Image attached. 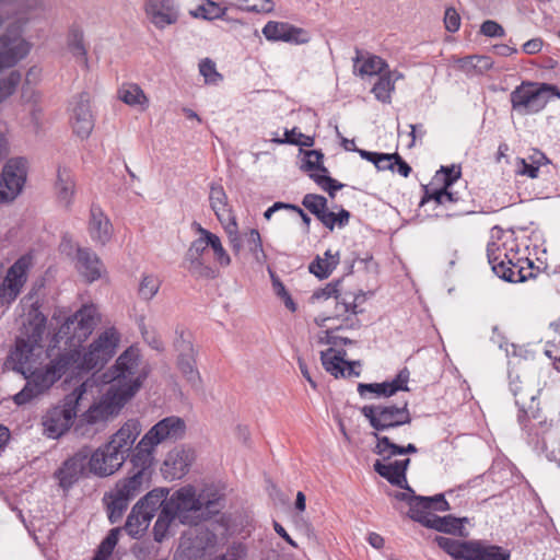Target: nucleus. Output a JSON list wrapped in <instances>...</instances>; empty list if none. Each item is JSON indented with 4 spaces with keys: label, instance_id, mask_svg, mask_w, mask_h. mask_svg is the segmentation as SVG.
Here are the masks:
<instances>
[{
    "label": "nucleus",
    "instance_id": "nucleus-1",
    "mask_svg": "<svg viewBox=\"0 0 560 560\" xmlns=\"http://www.w3.org/2000/svg\"><path fill=\"white\" fill-rule=\"evenodd\" d=\"M98 322L97 307L94 304H84L74 314L68 316L54 334L52 348H60V343L63 342L62 353H75L72 369L84 372L101 370L114 357L120 340L115 328L101 332L84 353L79 350Z\"/></svg>",
    "mask_w": 560,
    "mask_h": 560
},
{
    "label": "nucleus",
    "instance_id": "nucleus-2",
    "mask_svg": "<svg viewBox=\"0 0 560 560\" xmlns=\"http://www.w3.org/2000/svg\"><path fill=\"white\" fill-rule=\"evenodd\" d=\"M47 317L33 305L23 324L20 335L16 336L14 346L10 350L5 366L16 373L25 374L33 369L42 357L44 345L43 338L46 331Z\"/></svg>",
    "mask_w": 560,
    "mask_h": 560
},
{
    "label": "nucleus",
    "instance_id": "nucleus-3",
    "mask_svg": "<svg viewBox=\"0 0 560 560\" xmlns=\"http://www.w3.org/2000/svg\"><path fill=\"white\" fill-rule=\"evenodd\" d=\"M139 433L140 428L137 421L126 422L107 443L93 453L89 452V471L100 478L115 474L128 458Z\"/></svg>",
    "mask_w": 560,
    "mask_h": 560
},
{
    "label": "nucleus",
    "instance_id": "nucleus-4",
    "mask_svg": "<svg viewBox=\"0 0 560 560\" xmlns=\"http://www.w3.org/2000/svg\"><path fill=\"white\" fill-rule=\"evenodd\" d=\"M223 498L219 493L202 492L196 494L192 486H186L175 491L163 504L180 524L198 525L201 521L212 518L223 509Z\"/></svg>",
    "mask_w": 560,
    "mask_h": 560
},
{
    "label": "nucleus",
    "instance_id": "nucleus-5",
    "mask_svg": "<svg viewBox=\"0 0 560 560\" xmlns=\"http://www.w3.org/2000/svg\"><path fill=\"white\" fill-rule=\"evenodd\" d=\"M109 373L112 384L108 389L120 401L128 402L142 387L150 374V368L142 362L140 350L130 346L119 354Z\"/></svg>",
    "mask_w": 560,
    "mask_h": 560
},
{
    "label": "nucleus",
    "instance_id": "nucleus-6",
    "mask_svg": "<svg viewBox=\"0 0 560 560\" xmlns=\"http://www.w3.org/2000/svg\"><path fill=\"white\" fill-rule=\"evenodd\" d=\"M75 353H62L51 358L44 366H34L25 374L24 387L13 396V401L18 406L31 402L34 398L47 392L55 383L62 378L72 368Z\"/></svg>",
    "mask_w": 560,
    "mask_h": 560
},
{
    "label": "nucleus",
    "instance_id": "nucleus-7",
    "mask_svg": "<svg viewBox=\"0 0 560 560\" xmlns=\"http://www.w3.org/2000/svg\"><path fill=\"white\" fill-rule=\"evenodd\" d=\"M460 176L462 170L459 165L441 166L433 176L432 182L423 186L420 206L433 201L438 206H446L447 209H453V215L472 213L474 211L467 207L464 196L453 190L454 184Z\"/></svg>",
    "mask_w": 560,
    "mask_h": 560
},
{
    "label": "nucleus",
    "instance_id": "nucleus-8",
    "mask_svg": "<svg viewBox=\"0 0 560 560\" xmlns=\"http://www.w3.org/2000/svg\"><path fill=\"white\" fill-rule=\"evenodd\" d=\"M551 98H560L558 86L532 81L522 82L510 94L512 112L520 116L541 112Z\"/></svg>",
    "mask_w": 560,
    "mask_h": 560
},
{
    "label": "nucleus",
    "instance_id": "nucleus-9",
    "mask_svg": "<svg viewBox=\"0 0 560 560\" xmlns=\"http://www.w3.org/2000/svg\"><path fill=\"white\" fill-rule=\"evenodd\" d=\"M361 415L369 421L374 433L388 431L412 421L411 413L408 408V401H404L401 406L394 404L365 405L360 408Z\"/></svg>",
    "mask_w": 560,
    "mask_h": 560
},
{
    "label": "nucleus",
    "instance_id": "nucleus-10",
    "mask_svg": "<svg viewBox=\"0 0 560 560\" xmlns=\"http://www.w3.org/2000/svg\"><path fill=\"white\" fill-rule=\"evenodd\" d=\"M539 390L527 388L523 392V398L526 399L528 416L525 419L526 429H522L526 433V440L529 445L537 452H546L548 448V436L551 429V421L541 413L539 402L536 401Z\"/></svg>",
    "mask_w": 560,
    "mask_h": 560
},
{
    "label": "nucleus",
    "instance_id": "nucleus-11",
    "mask_svg": "<svg viewBox=\"0 0 560 560\" xmlns=\"http://www.w3.org/2000/svg\"><path fill=\"white\" fill-rule=\"evenodd\" d=\"M210 207L221 222L228 235L229 243L235 255L241 253V236L236 218L229 205L228 196L222 185L211 184L209 194Z\"/></svg>",
    "mask_w": 560,
    "mask_h": 560
},
{
    "label": "nucleus",
    "instance_id": "nucleus-12",
    "mask_svg": "<svg viewBox=\"0 0 560 560\" xmlns=\"http://www.w3.org/2000/svg\"><path fill=\"white\" fill-rule=\"evenodd\" d=\"M79 396L68 395L61 405L49 409L43 417L44 432L50 439H58L66 433L77 418Z\"/></svg>",
    "mask_w": 560,
    "mask_h": 560
},
{
    "label": "nucleus",
    "instance_id": "nucleus-13",
    "mask_svg": "<svg viewBox=\"0 0 560 560\" xmlns=\"http://www.w3.org/2000/svg\"><path fill=\"white\" fill-rule=\"evenodd\" d=\"M27 176V160L9 159L0 174V205L12 202L22 191Z\"/></svg>",
    "mask_w": 560,
    "mask_h": 560
},
{
    "label": "nucleus",
    "instance_id": "nucleus-14",
    "mask_svg": "<svg viewBox=\"0 0 560 560\" xmlns=\"http://www.w3.org/2000/svg\"><path fill=\"white\" fill-rule=\"evenodd\" d=\"M89 450L82 448L63 460L54 472L58 486L67 494L86 475Z\"/></svg>",
    "mask_w": 560,
    "mask_h": 560
},
{
    "label": "nucleus",
    "instance_id": "nucleus-15",
    "mask_svg": "<svg viewBox=\"0 0 560 560\" xmlns=\"http://www.w3.org/2000/svg\"><path fill=\"white\" fill-rule=\"evenodd\" d=\"M186 431L185 421L176 416L166 417L156 422L141 439V445H150L154 448L165 442H175L184 438Z\"/></svg>",
    "mask_w": 560,
    "mask_h": 560
},
{
    "label": "nucleus",
    "instance_id": "nucleus-16",
    "mask_svg": "<svg viewBox=\"0 0 560 560\" xmlns=\"http://www.w3.org/2000/svg\"><path fill=\"white\" fill-rule=\"evenodd\" d=\"M143 11L147 20L160 31L175 25L180 18L178 0H144Z\"/></svg>",
    "mask_w": 560,
    "mask_h": 560
},
{
    "label": "nucleus",
    "instance_id": "nucleus-17",
    "mask_svg": "<svg viewBox=\"0 0 560 560\" xmlns=\"http://www.w3.org/2000/svg\"><path fill=\"white\" fill-rule=\"evenodd\" d=\"M32 267V257L23 255L18 258L7 271L4 280L0 285V300L7 303L13 302L21 293L27 280V272Z\"/></svg>",
    "mask_w": 560,
    "mask_h": 560
},
{
    "label": "nucleus",
    "instance_id": "nucleus-18",
    "mask_svg": "<svg viewBox=\"0 0 560 560\" xmlns=\"http://www.w3.org/2000/svg\"><path fill=\"white\" fill-rule=\"evenodd\" d=\"M154 447L150 445H141V440L137 446L129 452L131 469L130 477L124 481L142 490L143 483L151 476V467L154 462Z\"/></svg>",
    "mask_w": 560,
    "mask_h": 560
},
{
    "label": "nucleus",
    "instance_id": "nucleus-19",
    "mask_svg": "<svg viewBox=\"0 0 560 560\" xmlns=\"http://www.w3.org/2000/svg\"><path fill=\"white\" fill-rule=\"evenodd\" d=\"M177 338L174 341L177 351V366L183 376L196 386L201 382L200 374L196 368V351L190 340V335L182 330L177 331Z\"/></svg>",
    "mask_w": 560,
    "mask_h": 560
},
{
    "label": "nucleus",
    "instance_id": "nucleus-20",
    "mask_svg": "<svg viewBox=\"0 0 560 560\" xmlns=\"http://www.w3.org/2000/svg\"><path fill=\"white\" fill-rule=\"evenodd\" d=\"M31 45L19 34L9 32L0 36V72L13 68L30 52Z\"/></svg>",
    "mask_w": 560,
    "mask_h": 560
},
{
    "label": "nucleus",
    "instance_id": "nucleus-21",
    "mask_svg": "<svg viewBox=\"0 0 560 560\" xmlns=\"http://www.w3.org/2000/svg\"><path fill=\"white\" fill-rule=\"evenodd\" d=\"M71 121L73 132L81 139L89 138L94 127V117L91 109V96L82 92L71 102Z\"/></svg>",
    "mask_w": 560,
    "mask_h": 560
},
{
    "label": "nucleus",
    "instance_id": "nucleus-22",
    "mask_svg": "<svg viewBox=\"0 0 560 560\" xmlns=\"http://www.w3.org/2000/svg\"><path fill=\"white\" fill-rule=\"evenodd\" d=\"M126 404L120 401L119 397L108 389L98 404L92 405L80 417L75 431L79 432L82 424L93 425L108 420L109 417L118 413Z\"/></svg>",
    "mask_w": 560,
    "mask_h": 560
},
{
    "label": "nucleus",
    "instance_id": "nucleus-23",
    "mask_svg": "<svg viewBox=\"0 0 560 560\" xmlns=\"http://www.w3.org/2000/svg\"><path fill=\"white\" fill-rule=\"evenodd\" d=\"M410 377V371L407 368H402L392 381H385L382 383H359L358 393L361 397H364L366 393L375 394L378 397H392L397 392H408V382Z\"/></svg>",
    "mask_w": 560,
    "mask_h": 560
},
{
    "label": "nucleus",
    "instance_id": "nucleus-24",
    "mask_svg": "<svg viewBox=\"0 0 560 560\" xmlns=\"http://www.w3.org/2000/svg\"><path fill=\"white\" fill-rule=\"evenodd\" d=\"M262 34L270 42H285L295 45L306 44L311 39L305 30L277 21H269L262 27Z\"/></svg>",
    "mask_w": 560,
    "mask_h": 560
},
{
    "label": "nucleus",
    "instance_id": "nucleus-25",
    "mask_svg": "<svg viewBox=\"0 0 560 560\" xmlns=\"http://www.w3.org/2000/svg\"><path fill=\"white\" fill-rule=\"evenodd\" d=\"M141 492V489L121 480L110 493V501L107 503V514L110 524L120 522L130 500Z\"/></svg>",
    "mask_w": 560,
    "mask_h": 560
},
{
    "label": "nucleus",
    "instance_id": "nucleus-26",
    "mask_svg": "<svg viewBox=\"0 0 560 560\" xmlns=\"http://www.w3.org/2000/svg\"><path fill=\"white\" fill-rule=\"evenodd\" d=\"M555 166L551 161L540 151H534L527 158H517L515 161V174L528 178H545L549 176Z\"/></svg>",
    "mask_w": 560,
    "mask_h": 560
},
{
    "label": "nucleus",
    "instance_id": "nucleus-27",
    "mask_svg": "<svg viewBox=\"0 0 560 560\" xmlns=\"http://www.w3.org/2000/svg\"><path fill=\"white\" fill-rule=\"evenodd\" d=\"M192 460L194 453L190 450L175 447L167 453L161 471L167 479H180L189 471Z\"/></svg>",
    "mask_w": 560,
    "mask_h": 560
},
{
    "label": "nucleus",
    "instance_id": "nucleus-28",
    "mask_svg": "<svg viewBox=\"0 0 560 560\" xmlns=\"http://www.w3.org/2000/svg\"><path fill=\"white\" fill-rule=\"evenodd\" d=\"M74 260L75 269L89 283L101 279L102 275L105 272L102 260L96 253L89 247L78 246Z\"/></svg>",
    "mask_w": 560,
    "mask_h": 560
},
{
    "label": "nucleus",
    "instance_id": "nucleus-29",
    "mask_svg": "<svg viewBox=\"0 0 560 560\" xmlns=\"http://www.w3.org/2000/svg\"><path fill=\"white\" fill-rule=\"evenodd\" d=\"M89 233L91 238L101 245H105L110 240L112 223L100 206L91 207Z\"/></svg>",
    "mask_w": 560,
    "mask_h": 560
},
{
    "label": "nucleus",
    "instance_id": "nucleus-30",
    "mask_svg": "<svg viewBox=\"0 0 560 560\" xmlns=\"http://www.w3.org/2000/svg\"><path fill=\"white\" fill-rule=\"evenodd\" d=\"M117 98L140 113L145 112L150 105L149 97L137 83H122L117 90Z\"/></svg>",
    "mask_w": 560,
    "mask_h": 560
},
{
    "label": "nucleus",
    "instance_id": "nucleus-31",
    "mask_svg": "<svg viewBox=\"0 0 560 560\" xmlns=\"http://www.w3.org/2000/svg\"><path fill=\"white\" fill-rule=\"evenodd\" d=\"M467 518H458L454 515H445L439 516L436 514H430L429 517L424 521L423 526L427 528L435 529L440 533L451 534V535H464V522Z\"/></svg>",
    "mask_w": 560,
    "mask_h": 560
},
{
    "label": "nucleus",
    "instance_id": "nucleus-32",
    "mask_svg": "<svg viewBox=\"0 0 560 560\" xmlns=\"http://www.w3.org/2000/svg\"><path fill=\"white\" fill-rule=\"evenodd\" d=\"M75 183L73 174L69 168L59 166L55 182L57 199L60 203L69 207L74 196Z\"/></svg>",
    "mask_w": 560,
    "mask_h": 560
},
{
    "label": "nucleus",
    "instance_id": "nucleus-33",
    "mask_svg": "<svg viewBox=\"0 0 560 560\" xmlns=\"http://www.w3.org/2000/svg\"><path fill=\"white\" fill-rule=\"evenodd\" d=\"M435 544L455 560H468L475 540L459 541L444 536H435Z\"/></svg>",
    "mask_w": 560,
    "mask_h": 560
},
{
    "label": "nucleus",
    "instance_id": "nucleus-34",
    "mask_svg": "<svg viewBox=\"0 0 560 560\" xmlns=\"http://www.w3.org/2000/svg\"><path fill=\"white\" fill-rule=\"evenodd\" d=\"M353 68L354 72L360 75H375L383 74L384 70L387 68V63L378 56L369 55L364 58L359 50H357V56L353 58Z\"/></svg>",
    "mask_w": 560,
    "mask_h": 560
},
{
    "label": "nucleus",
    "instance_id": "nucleus-35",
    "mask_svg": "<svg viewBox=\"0 0 560 560\" xmlns=\"http://www.w3.org/2000/svg\"><path fill=\"white\" fill-rule=\"evenodd\" d=\"M346 354V350H335L332 347L322 351L320 361L324 369L336 378L346 377V370L342 368Z\"/></svg>",
    "mask_w": 560,
    "mask_h": 560
},
{
    "label": "nucleus",
    "instance_id": "nucleus-36",
    "mask_svg": "<svg viewBox=\"0 0 560 560\" xmlns=\"http://www.w3.org/2000/svg\"><path fill=\"white\" fill-rule=\"evenodd\" d=\"M281 144H293L300 147L303 153L302 168L307 172L320 171L328 173V170L323 164L324 154L320 150H304L303 147L311 148L315 142H280Z\"/></svg>",
    "mask_w": 560,
    "mask_h": 560
},
{
    "label": "nucleus",
    "instance_id": "nucleus-37",
    "mask_svg": "<svg viewBox=\"0 0 560 560\" xmlns=\"http://www.w3.org/2000/svg\"><path fill=\"white\" fill-rule=\"evenodd\" d=\"M226 13L228 8L213 0H201V3L195 10L189 12V14L195 19H202L207 21L224 20L230 22L231 19Z\"/></svg>",
    "mask_w": 560,
    "mask_h": 560
},
{
    "label": "nucleus",
    "instance_id": "nucleus-38",
    "mask_svg": "<svg viewBox=\"0 0 560 560\" xmlns=\"http://www.w3.org/2000/svg\"><path fill=\"white\" fill-rule=\"evenodd\" d=\"M511 552L497 545H485L475 540L468 560H510Z\"/></svg>",
    "mask_w": 560,
    "mask_h": 560
},
{
    "label": "nucleus",
    "instance_id": "nucleus-39",
    "mask_svg": "<svg viewBox=\"0 0 560 560\" xmlns=\"http://www.w3.org/2000/svg\"><path fill=\"white\" fill-rule=\"evenodd\" d=\"M166 495L167 492L164 489H155L148 492L133 505L135 514L140 513L141 510L142 512H148L149 514H152L153 517L155 512L159 509L161 511L163 504L168 500Z\"/></svg>",
    "mask_w": 560,
    "mask_h": 560
},
{
    "label": "nucleus",
    "instance_id": "nucleus-40",
    "mask_svg": "<svg viewBox=\"0 0 560 560\" xmlns=\"http://www.w3.org/2000/svg\"><path fill=\"white\" fill-rule=\"evenodd\" d=\"M401 78L402 74L399 72L388 71L381 74L372 89L375 97L383 103H388L390 101L392 92L395 89V81Z\"/></svg>",
    "mask_w": 560,
    "mask_h": 560
},
{
    "label": "nucleus",
    "instance_id": "nucleus-41",
    "mask_svg": "<svg viewBox=\"0 0 560 560\" xmlns=\"http://www.w3.org/2000/svg\"><path fill=\"white\" fill-rule=\"evenodd\" d=\"M241 236V249L243 248V244L246 245L249 253L253 254L255 260L258 264H264L266 261V254L262 248V242L260 233L257 229H250L243 234L240 233Z\"/></svg>",
    "mask_w": 560,
    "mask_h": 560
},
{
    "label": "nucleus",
    "instance_id": "nucleus-42",
    "mask_svg": "<svg viewBox=\"0 0 560 560\" xmlns=\"http://www.w3.org/2000/svg\"><path fill=\"white\" fill-rule=\"evenodd\" d=\"M373 469L382 478L386 479L392 486L407 487V477L401 474L400 469L395 468L394 462L384 464L382 460L377 459L373 464Z\"/></svg>",
    "mask_w": 560,
    "mask_h": 560
},
{
    "label": "nucleus",
    "instance_id": "nucleus-43",
    "mask_svg": "<svg viewBox=\"0 0 560 560\" xmlns=\"http://www.w3.org/2000/svg\"><path fill=\"white\" fill-rule=\"evenodd\" d=\"M151 520L152 514H149L148 512H142L141 510L140 513L135 514L132 508L131 512L127 517L124 528L132 538H139L149 527Z\"/></svg>",
    "mask_w": 560,
    "mask_h": 560
},
{
    "label": "nucleus",
    "instance_id": "nucleus-44",
    "mask_svg": "<svg viewBox=\"0 0 560 560\" xmlns=\"http://www.w3.org/2000/svg\"><path fill=\"white\" fill-rule=\"evenodd\" d=\"M376 439V444L373 448V453L382 456L383 460H388L393 456L406 455L405 446H400L394 443L387 435H381L378 433H372Z\"/></svg>",
    "mask_w": 560,
    "mask_h": 560
},
{
    "label": "nucleus",
    "instance_id": "nucleus-45",
    "mask_svg": "<svg viewBox=\"0 0 560 560\" xmlns=\"http://www.w3.org/2000/svg\"><path fill=\"white\" fill-rule=\"evenodd\" d=\"M527 388L528 387L524 386L520 381L518 376L512 378L510 375V390L513 394L515 398V405L518 408L517 422L522 429L527 428V424L525 423V419L528 416V410L526 409L527 401L525 398H523V392H525Z\"/></svg>",
    "mask_w": 560,
    "mask_h": 560
},
{
    "label": "nucleus",
    "instance_id": "nucleus-46",
    "mask_svg": "<svg viewBox=\"0 0 560 560\" xmlns=\"http://www.w3.org/2000/svg\"><path fill=\"white\" fill-rule=\"evenodd\" d=\"M197 231L200 233V237L195 240L186 253V260L191 264L200 265V259L208 245V233L209 231L203 229L200 224L197 225Z\"/></svg>",
    "mask_w": 560,
    "mask_h": 560
},
{
    "label": "nucleus",
    "instance_id": "nucleus-47",
    "mask_svg": "<svg viewBox=\"0 0 560 560\" xmlns=\"http://www.w3.org/2000/svg\"><path fill=\"white\" fill-rule=\"evenodd\" d=\"M175 520L177 517L163 505L153 526V538L156 542H162L167 537L168 529Z\"/></svg>",
    "mask_w": 560,
    "mask_h": 560
},
{
    "label": "nucleus",
    "instance_id": "nucleus-48",
    "mask_svg": "<svg viewBox=\"0 0 560 560\" xmlns=\"http://www.w3.org/2000/svg\"><path fill=\"white\" fill-rule=\"evenodd\" d=\"M338 264V257H335L334 260H327L320 258L319 256H316V258L310 264L308 270L316 278L323 280L327 279L331 275V272L336 269Z\"/></svg>",
    "mask_w": 560,
    "mask_h": 560
},
{
    "label": "nucleus",
    "instance_id": "nucleus-49",
    "mask_svg": "<svg viewBox=\"0 0 560 560\" xmlns=\"http://www.w3.org/2000/svg\"><path fill=\"white\" fill-rule=\"evenodd\" d=\"M302 206L318 220L327 210L328 200L322 195L306 194L302 198Z\"/></svg>",
    "mask_w": 560,
    "mask_h": 560
},
{
    "label": "nucleus",
    "instance_id": "nucleus-50",
    "mask_svg": "<svg viewBox=\"0 0 560 560\" xmlns=\"http://www.w3.org/2000/svg\"><path fill=\"white\" fill-rule=\"evenodd\" d=\"M198 67L206 84L217 85L223 80L222 74L217 70L215 62L210 58L201 59Z\"/></svg>",
    "mask_w": 560,
    "mask_h": 560
},
{
    "label": "nucleus",
    "instance_id": "nucleus-51",
    "mask_svg": "<svg viewBox=\"0 0 560 560\" xmlns=\"http://www.w3.org/2000/svg\"><path fill=\"white\" fill-rule=\"evenodd\" d=\"M311 178L328 195L334 198L336 192L343 188V184L328 175V173L310 175Z\"/></svg>",
    "mask_w": 560,
    "mask_h": 560
},
{
    "label": "nucleus",
    "instance_id": "nucleus-52",
    "mask_svg": "<svg viewBox=\"0 0 560 560\" xmlns=\"http://www.w3.org/2000/svg\"><path fill=\"white\" fill-rule=\"evenodd\" d=\"M517 264L513 262L509 257L502 258L491 265L492 271L502 280L508 282H515V270Z\"/></svg>",
    "mask_w": 560,
    "mask_h": 560
},
{
    "label": "nucleus",
    "instance_id": "nucleus-53",
    "mask_svg": "<svg viewBox=\"0 0 560 560\" xmlns=\"http://www.w3.org/2000/svg\"><path fill=\"white\" fill-rule=\"evenodd\" d=\"M21 82V73L11 71L7 77L0 79V103L11 96Z\"/></svg>",
    "mask_w": 560,
    "mask_h": 560
},
{
    "label": "nucleus",
    "instance_id": "nucleus-54",
    "mask_svg": "<svg viewBox=\"0 0 560 560\" xmlns=\"http://www.w3.org/2000/svg\"><path fill=\"white\" fill-rule=\"evenodd\" d=\"M224 2L232 3L233 0H223ZM242 3L237 5V9L255 12V13H269L273 11V2L271 0H241Z\"/></svg>",
    "mask_w": 560,
    "mask_h": 560
},
{
    "label": "nucleus",
    "instance_id": "nucleus-55",
    "mask_svg": "<svg viewBox=\"0 0 560 560\" xmlns=\"http://www.w3.org/2000/svg\"><path fill=\"white\" fill-rule=\"evenodd\" d=\"M420 499H422V495H418L416 494L411 502H409V512H408V516L421 524L423 526L424 524V521L429 517L430 514H432L430 512L429 509L424 508V503L423 501H421Z\"/></svg>",
    "mask_w": 560,
    "mask_h": 560
},
{
    "label": "nucleus",
    "instance_id": "nucleus-56",
    "mask_svg": "<svg viewBox=\"0 0 560 560\" xmlns=\"http://www.w3.org/2000/svg\"><path fill=\"white\" fill-rule=\"evenodd\" d=\"M161 282L153 275H144L139 285V295L141 299L150 301L159 292Z\"/></svg>",
    "mask_w": 560,
    "mask_h": 560
},
{
    "label": "nucleus",
    "instance_id": "nucleus-57",
    "mask_svg": "<svg viewBox=\"0 0 560 560\" xmlns=\"http://www.w3.org/2000/svg\"><path fill=\"white\" fill-rule=\"evenodd\" d=\"M69 49L71 54L80 59L84 66L88 65L86 48L84 46L83 33L81 31H73L69 39Z\"/></svg>",
    "mask_w": 560,
    "mask_h": 560
},
{
    "label": "nucleus",
    "instance_id": "nucleus-58",
    "mask_svg": "<svg viewBox=\"0 0 560 560\" xmlns=\"http://www.w3.org/2000/svg\"><path fill=\"white\" fill-rule=\"evenodd\" d=\"M207 243H208L209 247L212 248L217 260L222 266L230 265L231 258H230L229 254L226 253V250L223 248L221 240L219 238L218 235H215L209 231Z\"/></svg>",
    "mask_w": 560,
    "mask_h": 560
},
{
    "label": "nucleus",
    "instance_id": "nucleus-59",
    "mask_svg": "<svg viewBox=\"0 0 560 560\" xmlns=\"http://www.w3.org/2000/svg\"><path fill=\"white\" fill-rule=\"evenodd\" d=\"M120 530L119 527L112 528L100 544L97 551L110 557L118 542Z\"/></svg>",
    "mask_w": 560,
    "mask_h": 560
},
{
    "label": "nucleus",
    "instance_id": "nucleus-60",
    "mask_svg": "<svg viewBox=\"0 0 560 560\" xmlns=\"http://www.w3.org/2000/svg\"><path fill=\"white\" fill-rule=\"evenodd\" d=\"M424 503V508L431 510H435L439 512H446L451 510L448 502L445 500L443 493H438L433 497H423L420 499Z\"/></svg>",
    "mask_w": 560,
    "mask_h": 560
},
{
    "label": "nucleus",
    "instance_id": "nucleus-61",
    "mask_svg": "<svg viewBox=\"0 0 560 560\" xmlns=\"http://www.w3.org/2000/svg\"><path fill=\"white\" fill-rule=\"evenodd\" d=\"M246 558V549L243 545H232L224 553L215 556L211 560H244Z\"/></svg>",
    "mask_w": 560,
    "mask_h": 560
},
{
    "label": "nucleus",
    "instance_id": "nucleus-62",
    "mask_svg": "<svg viewBox=\"0 0 560 560\" xmlns=\"http://www.w3.org/2000/svg\"><path fill=\"white\" fill-rule=\"evenodd\" d=\"M339 285H340V281L339 280L330 282V283L326 284L325 288L316 290L313 293L312 299L313 300H320V299H328V298L334 296L338 301L339 296H340L339 295V289H338Z\"/></svg>",
    "mask_w": 560,
    "mask_h": 560
},
{
    "label": "nucleus",
    "instance_id": "nucleus-63",
    "mask_svg": "<svg viewBox=\"0 0 560 560\" xmlns=\"http://www.w3.org/2000/svg\"><path fill=\"white\" fill-rule=\"evenodd\" d=\"M480 32L488 37H503L504 28L492 20H487L481 24Z\"/></svg>",
    "mask_w": 560,
    "mask_h": 560
},
{
    "label": "nucleus",
    "instance_id": "nucleus-64",
    "mask_svg": "<svg viewBox=\"0 0 560 560\" xmlns=\"http://www.w3.org/2000/svg\"><path fill=\"white\" fill-rule=\"evenodd\" d=\"M445 27L448 32H457L460 26V18L454 8H447L444 14Z\"/></svg>",
    "mask_w": 560,
    "mask_h": 560
}]
</instances>
